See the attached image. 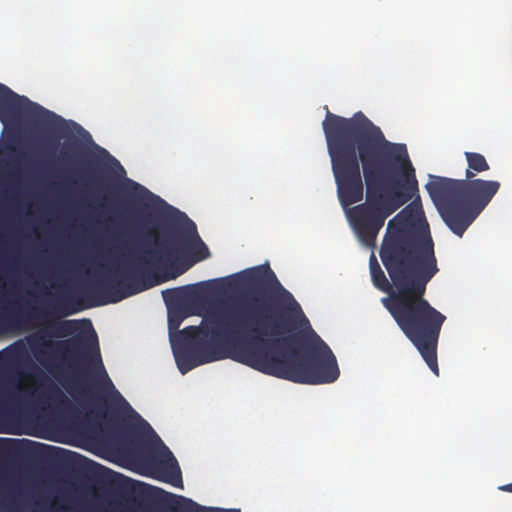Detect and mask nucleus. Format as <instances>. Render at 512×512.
I'll return each instance as SVG.
<instances>
[{"label": "nucleus", "instance_id": "obj_1", "mask_svg": "<svg viewBox=\"0 0 512 512\" xmlns=\"http://www.w3.org/2000/svg\"><path fill=\"white\" fill-rule=\"evenodd\" d=\"M250 286L270 289L269 301L251 298L243 305L207 312L198 326L170 336L179 371L227 357L259 372L300 384H328L340 375L335 355L322 338L307 333L285 336L295 328L299 303L283 287L269 265L246 270Z\"/></svg>", "mask_w": 512, "mask_h": 512}, {"label": "nucleus", "instance_id": "obj_24", "mask_svg": "<svg viewBox=\"0 0 512 512\" xmlns=\"http://www.w3.org/2000/svg\"><path fill=\"white\" fill-rule=\"evenodd\" d=\"M7 149H9V150H13V147H12V146L7 145Z\"/></svg>", "mask_w": 512, "mask_h": 512}, {"label": "nucleus", "instance_id": "obj_10", "mask_svg": "<svg viewBox=\"0 0 512 512\" xmlns=\"http://www.w3.org/2000/svg\"><path fill=\"white\" fill-rule=\"evenodd\" d=\"M30 485L20 479L9 478L0 483V501L10 509L27 503L32 496Z\"/></svg>", "mask_w": 512, "mask_h": 512}, {"label": "nucleus", "instance_id": "obj_15", "mask_svg": "<svg viewBox=\"0 0 512 512\" xmlns=\"http://www.w3.org/2000/svg\"><path fill=\"white\" fill-rule=\"evenodd\" d=\"M179 507L182 512H241L240 509H225L218 507H205L189 498L179 496Z\"/></svg>", "mask_w": 512, "mask_h": 512}, {"label": "nucleus", "instance_id": "obj_9", "mask_svg": "<svg viewBox=\"0 0 512 512\" xmlns=\"http://www.w3.org/2000/svg\"><path fill=\"white\" fill-rule=\"evenodd\" d=\"M81 322L89 327L91 334L89 336L73 337L66 342H59L57 343V348L72 357L88 361L95 369L99 370L100 373L107 378L110 385H112L101 359L98 337L92 327V323L88 319H83Z\"/></svg>", "mask_w": 512, "mask_h": 512}, {"label": "nucleus", "instance_id": "obj_7", "mask_svg": "<svg viewBox=\"0 0 512 512\" xmlns=\"http://www.w3.org/2000/svg\"><path fill=\"white\" fill-rule=\"evenodd\" d=\"M22 119L39 122L43 125L64 131L68 124L65 119L43 106L21 96L5 84L0 83V121L5 127L16 126ZM76 130L83 128L76 122L70 121Z\"/></svg>", "mask_w": 512, "mask_h": 512}, {"label": "nucleus", "instance_id": "obj_22", "mask_svg": "<svg viewBox=\"0 0 512 512\" xmlns=\"http://www.w3.org/2000/svg\"><path fill=\"white\" fill-rule=\"evenodd\" d=\"M499 489L504 492L512 493V483L500 486Z\"/></svg>", "mask_w": 512, "mask_h": 512}, {"label": "nucleus", "instance_id": "obj_4", "mask_svg": "<svg viewBox=\"0 0 512 512\" xmlns=\"http://www.w3.org/2000/svg\"><path fill=\"white\" fill-rule=\"evenodd\" d=\"M177 213V220L168 223L143 254L124 263L91 286L89 292L95 299L90 307L116 303L142 291L145 286L140 285V282L146 275L168 267L188 250L192 251L194 262L209 257V249L201 240L195 223L185 213Z\"/></svg>", "mask_w": 512, "mask_h": 512}, {"label": "nucleus", "instance_id": "obj_16", "mask_svg": "<svg viewBox=\"0 0 512 512\" xmlns=\"http://www.w3.org/2000/svg\"><path fill=\"white\" fill-rule=\"evenodd\" d=\"M20 366L21 362L15 353L8 352L0 356V367H7L13 371Z\"/></svg>", "mask_w": 512, "mask_h": 512}, {"label": "nucleus", "instance_id": "obj_2", "mask_svg": "<svg viewBox=\"0 0 512 512\" xmlns=\"http://www.w3.org/2000/svg\"><path fill=\"white\" fill-rule=\"evenodd\" d=\"M326 109H328L326 107ZM341 205L359 241L374 247L385 220L418 193L415 168L405 144L384 133L359 111L346 118L327 110L322 122Z\"/></svg>", "mask_w": 512, "mask_h": 512}, {"label": "nucleus", "instance_id": "obj_5", "mask_svg": "<svg viewBox=\"0 0 512 512\" xmlns=\"http://www.w3.org/2000/svg\"><path fill=\"white\" fill-rule=\"evenodd\" d=\"M500 187L496 180H457L436 175H429L425 185L444 223L459 237L487 207Z\"/></svg>", "mask_w": 512, "mask_h": 512}, {"label": "nucleus", "instance_id": "obj_18", "mask_svg": "<svg viewBox=\"0 0 512 512\" xmlns=\"http://www.w3.org/2000/svg\"><path fill=\"white\" fill-rule=\"evenodd\" d=\"M130 184L132 185L133 189L138 192L135 198L142 199L145 197L154 196L146 187L140 185L139 183L130 181Z\"/></svg>", "mask_w": 512, "mask_h": 512}, {"label": "nucleus", "instance_id": "obj_20", "mask_svg": "<svg viewBox=\"0 0 512 512\" xmlns=\"http://www.w3.org/2000/svg\"><path fill=\"white\" fill-rule=\"evenodd\" d=\"M182 318L176 317L174 315H169V329H176L179 327Z\"/></svg>", "mask_w": 512, "mask_h": 512}, {"label": "nucleus", "instance_id": "obj_3", "mask_svg": "<svg viewBox=\"0 0 512 512\" xmlns=\"http://www.w3.org/2000/svg\"><path fill=\"white\" fill-rule=\"evenodd\" d=\"M380 258L394 287L392 290L372 254V282L379 290L389 293L388 297L381 299V303L419 351L430 370L438 376L437 345L446 316L424 298L427 284L439 268L434 242L419 198L389 220Z\"/></svg>", "mask_w": 512, "mask_h": 512}, {"label": "nucleus", "instance_id": "obj_23", "mask_svg": "<svg viewBox=\"0 0 512 512\" xmlns=\"http://www.w3.org/2000/svg\"><path fill=\"white\" fill-rule=\"evenodd\" d=\"M31 366H32V368H33V370H34V371L39 372V369H38V367H37V366H35V365H33V364H31Z\"/></svg>", "mask_w": 512, "mask_h": 512}, {"label": "nucleus", "instance_id": "obj_6", "mask_svg": "<svg viewBox=\"0 0 512 512\" xmlns=\"http://www.w3.org/2000/svg\"><path fill=\"white\" fill-rule=\"evenodd\" d=\"M19 379H8L0 384V422L18 432L33 425L39 411L49 397L44 390L23 385L20 379H35L34 374L17 372Z\"/></svg>", "mask_w": 512, "mask_h": 512}, {"label": "nucleus", "instance_id": "obj_8", "mask_svg": "<svg viewBox=\"0 0 512 512\" xmlns=\"http://www.w3.org/2000/svg\"><path fill=\"white\" fill-rule=\"evenodd\" d=\"M76 312L77 309H71L62 302H58L47 308L33 307L30 310H19L15 313H11L9 319L11 322L17 324L36 321L43 325L49 334L62 337L77 329L79 321H58V319Z\"/></svg>", "mask_w": 512, "mask_h": 512}, {"label": "nucleus", "instance_id": "obj_13", "mask_svg": "<svg viewBox=\"0 0 512 512\" xmlns=\"http://www.w3.org/2000/svg\"><path fill=\"white\" fill-rule=\"evenodd\" d=\"M198 291L194 285H186L178 288L167 289L162 292L166 303L185 305L194 301Z\"/></svg>", "mask_w": 512, "mask_h": 512}, {"label": "nucleus", "instance_id": "obj_14", "mask_svg": "<svg viewBox=\"0 0 512 512\" xmlns=\"http://www.w3.org/2000/svg\"><path fill=\"white\" fill-rule=\"evenodd\" d=\"M464 156L467 161L466 178H476L479 173L490 169L484 155L477 152H465Z\"/></svg>", "mask_w": 512, "mask_h": 512}, {"label": "nucleus", "instance_id": "obj_12", "mask_svg": "<svg viewBox=\"0 0 512 512\" xmlns=\"http://www.w3.org/2000/svg\"><path fill=\"white\" fill-rule=\"evenodd\" d=\"M107 472L111 474L110 484L113 490L119 495L130 496L131 494L142 493L146 487V484L113 472L110 469H107Z\"/></svg>", "mask_w": 512, "mask_h": 512}, {"label": "nucleus", "instance_id": "obj_19", "mask_svg": "<svg viewBox=\"0 0 512 512\" xmlns=\"http://www.w3.org/2000/svg\"><path fill=\"white\" fill-rule=\"evenodd\" d=\"M36 359L44 366L47 365V360L50 358V353L46 350H41L35 354Z\"/></svg>", "mask_w": 512, "mask_h": 512}, {"label": "nucleus", "instance_id": "obj_17", "mask_svg": "<svg viewBox=\"0 0 512 512\" xmlns=\"http://www.w3.org/2000/svg\"><path fill=\"white\" fill-rule=\"evenodd\" d=\"M118 397H119V399L122 401V403H123L124 407H125L127 410L131 411V412L135 415V417H136V418H138V419L140 420V425H141V427H142V428H144V429H147V430H149V431H151V432H153V433H154V431H153V429L151 428V426L149 425V423H148V422H146L143 418H141V416H140L137 412H135V411L132 409V407L129 405V403H128V402H127V401H126V400H125V399H124V398H123L119 393H118Z\"/></svg>", "mask_w": 512, "mask_h": 512}, {"label": "nucleus", "instance_id": "obj_11", "mask_svg": "<svg viewBox=\"0 0 512 512\" xmlns=\"http://www.w3.org/2000/svg\"><path fill=\"white\" fill-rule=\"evenodd\" d=\"M164 449L167 459L158 461L154 467L157 473V478L175 487L182 488L183 481L179 464L168 447L164 446Z\"/></svg>", "mask_w": 512, "mask_h": 512}, {"label": "nucleus", "instance_id": "obj_21", "mask_svg": "<svg viewBox=\"0 0 512 512\" xmlns=\"http://www.w3.org/2000/svg\"><path fill=\"white\" fill-rule=\"evenodd\" d=\"M17 202H18V196H17V193H15V191H14L13 189H11V190L9 191V195H8V197H7V204H8L9 206H11V205H14V204H15V203H17Z\"/></svg>", "mask_w": 512, "mask_h": 512}]
</instances>
